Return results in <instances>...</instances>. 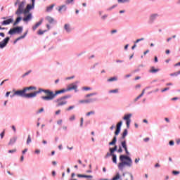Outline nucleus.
<instances>
[{"label":"nucleus","mask_w":180,"mask_h":180,"mask_svg":"<svg viewBox=\"0 0 180 180\" xmlns=\"http://www.w3.org/2000/svg\"><path fill=\"white\" fill-rule=\"evenodd\" d=\"M117 81V77L115 76L107 79V82H115Z\"/></svg>","instance_id":"nucleus-28"},{"label":"nucleus","mask_w":180,"mask_h":180,"mask_svg":"<svg viewBox=\"0 0 180 180\" xmlns=\"http://www.w3.org/2000/svg\"><path fill=\"white\" fill-rule=\"evenodd\" d=\"M43 49H44V51H46V53H47L49 51H51L54 50V46H44Z\"/></svg>","instance_id":"nucleus-17"},{"label":"nucleus","mask_w":180,"mask_h":180,"mask_svg":"<svg viewBox=\"0 0 180 180\" xmlns=\"http://www.w3.org/2000/svg\"><path fill=\"white\" fill-rule=\"evenodd\" d=\"M53 8H54V4H52L47 7L46 12H51V11H53Z\"/></svg>","instance_id":"nucleus-36"},{"label":"nucleus","mask_w":180,"mask_h":180,"mask_svg":"<svg viewBox=\"0 0 180 180\" xmlns=\"http://www.w3.org/2000/svg\"><path fill=\"white\" fill-rule=\"evenodd\" d=\"M62 98H63L65 101H66V99H68V98H71V95L63 96H62Z\"/></svg>","instance_id":"nucleus-54"},{"label":"nucleus","mask_w":180,"mask_h":180,"mask_svg":"<svg viewBox=\"0 0 180 180\" xmlns=\"http://www.w3.org/2000/svg\"><path fill=\"white\" fill-rule=\"evenodd\" d=\"M120 162L117 165L120 171H123L126 167L130 168L133 165V160L129 155H120Z\"/></svg>","instance_id":"nucleus-1"},{"label":"nucleus","mask_w":180,"mask_h":180,"mask_svg":"<svg viewBox=\"0 0 180 180\" xmlns=\"http://www.w3.org/2000/svg\"><path fill=\"white\" fill-rule=\"evenodd\" d=\"M131 116H133V114L129 113L126 114L123 117V120H125L126 125L127 129H130V123H131Z\"/></svg>","instance_id":"nucleus-6"},{"label":"nucleus","mask_w":180,"mask_h":180,"mask_svg":"<svg viewBox=\"0 0 180 180\" xmlns=\"http://www.w3.org/2000/svg\"><path fill=\"white\" fill-rule=\"evenodd\" d=\"M44 112V108H41V109H39L38 111H37V115H39V113H41Z\"/></svg>","instance_id":"nucleus-55"},{"label":"nucleus","mask_w":180,"mask_h":180,"mask_svg":"<svg viewBox=\"0 0 180 180\" xmlns=\"http://www.w3.org/2000/svg\"><path fill=\"white\" fill-rule=\"evenodd\" d=\"M57 124H58L59 126H61V124H63V120H59L57 121Z\"/></svg>","instance_id":"nucleus-59"},{"label":"nucleus","mask_w":180,"mask_h":180,"mask_svg":"<svg viewBox=\"0 0 180 180\" xmlns=\"http://www.w3.org/2000/svg\"><path fill=\"white\" fill-rule=\"evenodd\" d=\"M172 174H173V175H179L180 172L179 171H176V170H173L172 172Z\"/></svg>","instance_id":"nucleus-50"},{"label":"nucleus","mask_w":180,"mask_h":180,"mask_svg":"<svg viewBox=\"0 0 180 180\" xmlns=\"http://www.w3.org/2000/svg\"><path fill=\"white\" fill-rule=\"evenodd\" d=\"M69 120L70 122H74V120H75V115H72L70 117Z\"/></svg>","instance_id":"nucleus-52"},{"label":"nucleus","mask_w":180,"mask_h":180,"mask_svg":"<svg viewBox=\"0 0 180 180\" xmlns=\"http://www.w3.org/2000/svg\"><path fill=\"white\" fill-rule=\"evenodd\" d=\"M144 94H146V89H144L142 91L141 94L139 96H138L134 100V102H137V101H139V99H140V98H142V96L144 95Z\"/></svg>","instance_id":"nucleus-24"},{"label":"nucleus","mask_w":180,"mask_h":180,"mask_svg":"<svg viewBox=\"0 0 180 180\" xmlns=\"http://www.w3.org/2000/svg\"><path fill=\"white\" fill-rule=\"evenodd\" d=\"M34 8V4L32 3V4H28L26 8L24 10V12H25V13H29V12H30V10Z\"/></svg>","instance_id":"nucleus-15"},{"label":"nucleus","mask_w":180,"mask_h":180,"mask_svg":"<svg viewBox=\"0 0 180 180\" xmlns=\"http://www.w3.org/2000/svg\"><path fill=\"white\" fill-rule=\"evenodd\" d=\"M167 91H169V87H166L161 90V92H167Z\"/></svg>","instance_id":"nucleus-58"},{"label":"nucleus","mask_w":180,"mask_h":180,"mask_svg":"<svg viewBox=\"0 0 180 180\" xmlns=\"http://www.w3.org/2000/svg\"><path fill=\"white\" fill-rule=\"evenodd\" d=\"M15 96H20L21 98H27V99L30 98V93L27 94L25 88L22 90H17L15 91Z\"/></svg>","instance_id":"nucleus-4"},{"label":"nucleus","mask_w":180,"mask_h":180,"mask_svg":"<svg viewBox=\"0 0 180 180\" xmlns=\"http://www.w3.org/2000/svg\"><path fill=\"white\" fill-rule=\"evenodd\" d=\"M79 103H86V100H80Z\"/></svg>","instance_id":"nucleus-64"},{"label":"nucleus","mask_w":180,"mask_h":180,"mask_svg":"<svg viewBox=\"0 0 180 180\" xmlns=\"http://www.w3.org/2000/svg\"><path fill=\"white\" fill-rule=\"evenodd\" d=\"M63 29L66 33H71L72 32V27L70 23H65L63 26Z\"/></svg>","instance_id":"nucleus-12"},{"label":"nucleus","mask_w":180,"mask_h":180,"mask_svg":"<svg viewBox=\"0 0 180 180\" xmlns=\"http://www.w3.org/2000/svg\"><path fill=\"white\" fill-rule=\"evenodd\" d=\"M77 178H89L90 179H92L94 176L92 175H85V174H77Z\"/></svg>","instance_id":"nucleus-19"},{"label":"nucleus","mask_w":180,"mask_h":180,"mask_svg":"<svg viewBox=\"0 0 180 180\" xmlns=\"http://www.w3.org/2000/svg\"><path fill=\"white\" fill-rule=\"evenodd\" d=\"M96 95H98V92H93V93H90L89 94H86L85 96V98H91V96H96Z\"/></svg>","instance_id":"nucleus-30"},{"label":"nucleus","mask_w":180,"mask_h":180,"mask_svg":"<svg viewBox=\"0 0 180 180\" xmlns=\"http://www.w3.org/2000/svg\"><path fill=\"white\" fill-rule=\"evenodd\" d=\"M61 113V110H58L57 111L55 112V115H58Z\"/></svg>","instance_id":"nucleus-63"},{"label":"nucleus","mask_w":180,"mask_h":180,"mask_svg":"<svg viewBox=\"0 0 180 180\" xmlns=\"http://www.w3.org/2000/svg\"><path fill=\"white\" fill-rule=\"evenodd\" d=\"M75 105H70V106H69L67 109H66V110L68 111V112H70V110H72V109H75Z\"/></svg>","instance_id":"nucleus-47"},{"label":"nucleus","mask_w":180,"mask_h":180,"mask_svg":"<svg viewBox=\"0 0 180 180\" xmlns=\"http://www.w3.org/2000/svg\"><path fill=\"white\" fill-rule=\"evenodd\" d=\"M117 5H113L112 6L108 8V11H112V9H115L116 8Z\"/></svg>","instance_id":"nucleus-61"},{"label":"nucleus","mask_w":180,"mask_h":180,"mask_svg":"<svg viewBox=\"0 0 180 180\" xmlns=\"http://www.w3.org/2000/svg\"><path fill=\"white\" fill-rule=\"evenodd\" d=\"M117 151L119 154H122L123 153V149L122 148V146H119V149H117Z\"/></svg>","instance_id":"nucleus-49"},{"label":"nucleus","mask_w":180,"mask_h":180,"mask_svg":"<svg viewBox=\"0 0 180 180\" xmlns=\"http://www.w3.org/2000/svg\"><path fill=\"white\" fill-rule=\"evenodd\" d=\"M111 180H123L122 179V175H120V173L119 172H117L115 173V175L112 177Z\"/></svg>","instance_id":"nucleus-16"},{"label":"nucleus","mask_w":180,"mask_h":180,"mask_svg":"<svg viewBox=\"0 0 180 180\" xmlns=\"http://www.w3.org/2000/svg\"><path fill=\"white\" fill-rule=\"evenodd\" d=\"M42 23H43V19H41L38 22L35 24V25L32 27V30H36V29H37V27H39V26H40V25H41Z\"/></svg>","instance_id":"nucleus-21"},{"label":"nucleus","mask_w":180,"mask_h":180,"mask_svg":"<svg viewBox=\"0 0 180 180\" xmlns=\"http://www.w3.org/2000/svg\"><path fill=\"white\" fill-rule=\"evenodd\" d=\"M91 115H95V111L94 110H91V111H89V112L86 113V116H87V117H89Z\"/></svg>","instance_id":"nucleus-44"},{"label":"nucleus","mask_w":180,"mask_h":180,"mask_svg":"<svg viewBox=\"0 0 180 180\" xmlns=\"http://www.w3.org/2000/svg\"><path fill=\"white\" fill-rule=\"evenodd\" d=\"M180 74V70L174 73L170 74V77H178Z\"/></svg>","instance_id":"nucleus-38"},{"label":"nucleus","mask_w":180,"mask_h":180,"mask_svg":"<svg viewBox=\"0 0 180 180\" xmlns=\"http://www.w3.org/2000/svg\"><path fill=\"white\" fill-rule=\"evenodd\" d=\"M110 153L115 154V151H117V146H115L113 148H109Z\"/></svg>","instance_id":"nucleus-27"},{"label":"nucleus","mask_w":180,"mask_h":180,"mask_svg":"<svg viewBox=\"0 0 180 180\" xmlns=\"http://www.w3.org/2000/svg\"><path fill=\"white\" fill-rule=\"evenodd\" d=\"M123 124V121H120L117 125L116 127L118 129H122V125Z\"/></svg>","instance_id":"nucleus-41"},{"label":"nucleus","mask_w":180,"mask_h":180,"mask_svg":"<svg viewBox=\"0 0 180 180\" xmlns=\"http://www.w3.org/2000/svg\"><path fill=\"white\" fill-rule=\"evenodd\" d=\"M30 143H32V138L30 137V135H28L27 139V144H30Z\"/></svg>","instance_id":"nucleus-48"},{"label":"nucleus","mask_w":180,"mask_h":180,"mask_svg":"<svg viewBox=\"0 0 180 180\" xmlns=\"http://www.w3.org/2000/svg\"><path fill=\"white\" fill-rule=\"evenodd\" d=\"M46 19L49 23H53V22H54V18H53L52 17L47 16Z\"/></svg>","instance_id":"nucleus-35"},{"label":"nucleus","mask_w":180,"mask_h":180,"mask_svg":"<svg viewBox=\"0 0 180 180\" xmlns=\"http://www.w3.org/2000/svg\"><path fill=\"white\" fill-rule=\"evenodd\" d=\"M123 141H121V148H124L127 155H130V152L127 149V142L126 140L122 139Z\"/></svg>","instance_id":"nucleus-11"},{"label":"nucleus","mask_w":180,"mask_h":180,"mask_svg":"<svg viewBox=\"0 0 180 180\" xmlns=\"http://www.w3.org/2000/svg\"><path fill=\"white\" fill-rule=\"evenodd\" d=\"M74 90L75 92H78V86L74 83H72L68 86V88L66 89V91L68 92V91H72Z\"/></svg>","instance_id":"nucleus-10"},{"label":"nucleus","mask_w":180,"mask_h":180,"mask_svg":"<svg viewBox=\"0 0 180 180\" xmlns=\"http://www.w3.org/2000/svg\"><path fill=\"white\" fill-rule=\"evenodd\" d=\"M66 5H70V4H74V0H66Z\"/></svg>","instance_id":"nucleus-51"},{"label":"nucleus","mask_w":180,"mask_h":180,"mask_svg":"<svg viewBox=\"0 0 180 180\" xmlns=\"http://www.w3.org/2000/svg\"><path fill=\"white\" fill-rule=\"evenodd\" d=\"M67 91V89H63L61 90L56 91L55 93L53 91L50 90L49 96H41V98L42 101H53V99L56 98L57 95H60L61 94H65Z\"/></svg>","instance_id":"nucleus-2"},{"label":"nucleus","mask_w":180,"mask_h":180,"mask_svg":"<svg viewBox=\"0 0 180 180\" xmlns=\"http://www.w3.org/2000/svg\"><path fill=\"white\" fill-rule=\"evenodd\" d=\"M112 155L113 154L112 153L108 152L104 157L105 160H107V158H108L109 157H112Z\"/></svg>","instance_id":"nucleus-39"},{"label":"nucleus","mask_w":180,"mask_h":180,"mask_svg":"<svg viewBox=\"0 0 180 180\" xmlns=\"http://www.w3.org/2000/svg\"><path fill=\"white\" fill-rule=\"evenodd\" d=\"M129 131H127V129H124L122 134V137H121V140H124V139H126V136H127Z\"/></svg>","instance_id":"nucleus-26"},{"label":"nucleus","mask_w":180,"mask_h":180,"mask_svg":"<svg viewBox=\"0 0 180 180\" xmlns=\"http://www.w3.org/2000/svg\"><path fill=\"white\" fill-rule=\"evenodd\" d=\"M31 72H32V70L27 71V72H25L22 75V78H25V77H27V75H29Z\"/></svg>","instance_id":"nucleus-45"},{"label":"nucleus","mask_w":180,"mask_h":180,"mask_svg":"<svg viewBox=\"0 0 180 180\" xmlns=\"http://www.w3.org/2000/svg\"><path fill=\"white\" fill-rule=\"evenodd\" d=\"M61 11L65 12L67 11V6L65 5L60 6L58 8V12H61Z\"/></svg>","instance_id":"nucleus-31"},{"label":"nucleus","mask_w":180,"mask_h":180,"mask_svg":"<svg viewBox=\"0 0 180 180\" xmlns=\"http://www.w3.org/2000/svg\"><path fill=\"white\" fill-rule=\"evenodd\" d=\"M86 103H94V102H96V98H89L86 99Z\"/></svg>","instance_id":"nucleus-33"},{"label":"nucleus","mask_w":180,"mask_h":180,"mask_svg":"<svg viewBox=\"0 0 180 180\" xmlns=\"http://www.w3.org/2000/svg\"><path fill=\"white\" fill-rule=\"evenodd\" d=\"M108 93H110V94H118L119 93V89H113V90H110L108 91Z\"/></svg>","instance_id":"nucleus-37"},{"label":"nucleus","mask_w":180,"mask_h":180,"mask_svg":"<svg viewBox=\"0 0 180 180\" xmlns=\"http://www.w3.org/2000/svg\"><path fill=\"white\" fill-rule=\"evenodd\" d=\"M24 89L25 90V92H27V91H36V89H37V87L34 86H30L29 87H25Z\"/></svg>","instance_id":"nucleus-20"},{"label":"nucleus","mask_w":180,"mask_h":180,"mask_svg":"<svg viewBox=\"0 0 180 180\" xmlns=\"http://www.w3.org/2000/svg\"><path fill=\"white\" fill-rule=\"evenodd\" d=\"M22 13L24 14V18H22L23 22H29L32 20V18H33L32 13H25V11H23Z\"/></svg>","instance_id":"nucleus-9"},{"label":"nucleus","mask_w":180,"mask_h":180,"mask_svg":"<svg viewBox=\"0 0 180 180\" xmlns=\"http://www.w3.org/2000/svg\"><path fill=\"white\" fill-rule=\"evenodd\" d=\"M10 38L6 37L4 39L1 43H0V46H6L8 44V41H9Z\"/></svg>","instance_id":"nucleus-25"},{"label":"nucleus","mask_w":180,"mask_h":180,"mask_svg":"<svg viewBox=\"0 0 180 180\" xmlns=\"http://www.w3.org/2000/svg\"><path fill=\"white\" fill-rule=\"evenodd\" d=\"M118 4H126L130 2V0H117Z\"/></svg>","instance_id":"nucleus-42"},{"label":"nucleus","mask_w":180,"mask_h":180,"mask_svg":"<svg viewBox=\"0 0 180 180\" xmlns=\"http://www.w3.org/2000/svg\"><path fill=\"white\" fill-rule=\"evenodd\" d=\"M92 88L88 87V86H84L82 87V91H91Z\"/></svg>","instance_id":"nucleus-46"},{"label":"nucleus","mask_w":180,"mask_h":180,"mask_svg":"<svg viewBox=\"0 0 180 180\" xmlns=\"http://www.w3.org/2000/svg\"><path fill=\"white\" fill-rule=\"evenodd\" d=\"M117 141V137L116 136H113L112 140L111 142H109V146H115L116 143Z\"/></svg>","instance_id":"nucleus-22"},{"label":"nucleus","mask_w":180,"mask_h":180,"mask_svg":"<svg viewBox=\"0 0 180 180\" xmlns=\"http://www.w3.org/2000/svg\"><path fill=\"white\" fill-rule=\"evenodd\" d=\"M44 33H46V30L43 31V30H39L38 31V34H39L40 36H41V34H44Z\"/></svg>","instance_id":"nucleus-53"},{"label":"nucleus","mask_w":180,"mask_h":180,"mask_svg":"<svg viewBox=\"0 0 180 180\" xmlns=\"http://www.w3.org/2000/svg\"><path fill=\"white\" fill-rule=\"evenodd\" d=\"M5 136V129L0 134L1 139H4Z\"/></svg>","instance_id":"nucleus-56"},{"label":"nucleus","mask_w":180,"mask_h":180,"mask_svg":"<svg viewBox=\"0 0 180 180\" xmlns=\"http://www.w3.org/2000/svg\"><path fill=\"white\" fill-rule=\"evenodd\" d=\"M54 103H56L57 107H60V106H64L65 105H67L68 102L67 101V100H65L62 97H60L54 100Z\"/></svg>","instance_id":"nucleus-7"},{"label":"nucleus","mask_w":180,"mask_h":180,"mask_svg":"<svg viewBox=\"0 0 180 180\" xmlns=\"http://www.w3.org/2000/svg\"><path fill=\"white\" fill-rule=\"evenodd\" d=\"M11 23H13V18H9L1 22L2 26H8V25H11Z\"/></svg>","instance_id":"nucleus-14"},{"label":"nucleus","mask_w":180,"mask_h":180,"mask_svg":"<svg viewBox=\"0 0 180 180\" xmlns=\"http://www.w3.org/2000/svg\"><path fill=\"white\" fill-rule=\"evenodd\" d=\"M160 15L158 13H153L149 16V22L150 23H154L155 22V20L157 18H158Z\"/></svg>","instance_id":"nucleus-13"},{"label":"nucleus","mask_w":180,"mask_h":180,"mask_svg":"<svg viewBox=\"0 0 180 180\" xmlns=\"http://www.w3.org/2000/svg\"><path fill=\"white\" fill-rule=\"evenodd\" d=\"M120 130H121V128H117L116 127V130L115 131V136H119L120 133Z\"/></svg>","instance_id":"nucleus-40"},{"label":"nucleus","mask_w":180,"mask_h":180,"mask_svg":"<svg viewBox=\"0 0 180 180\" xmlns=\"http://www.w3.org/2000/svg\"><path fill=\"white\" fill-rule=\"evenodd\" d=\"M16 140H18V138L16 136H13L8 142V146H13V144L16 143Z\"/></svg>","instance_id":"nucleus-18"},{"label":"nucleus","mask_w":180,"mask_h":180,"mask_svg":"<svg viewBox=\"0 0 180 180\" xmlns=\"http://www.w3.org/2000/svg\"><path fill=\"white\" fill-rule=\"evenodd\" d=\"M158 71H160V69H155L154 66H152L149 70V72H150V74H156V72H158Z\"/></svg>","instance_id":"nucleus-23"},{"label":"nucleus","mask_w":180,"mask_h":180,"mask_svg":"<svg viewBox=\"0 0 180 180\" xmlns=\"http://www.w3.org/2000/svg\"><path fill=\"white\" fill-rule=\"evenodd\" d=\"M20 20H22V17L18 15V17L15 20V22L13 23V26H16V25H18L20 22Z\"/></svg>","instance_id":"nucleus-32"},{"label":"nucleus","mask_w":180,"mask_h":180,"mask_svg":"<svg viewBox=\"0 0 180 180\" xmlns=\"http://www.w3.org/2000/svg\"><path fill=\"white\" fill-rule=\"evenodd\" d=\"M26 4V1H22L21 3L18 5V8L15 12V14H17L18 16H20L23 12H25V10L23 8H25V5Z\"/></svg>","instance_id":"nucleus-5"},{"label":"nucleus","mask_w":180,"mask_h":180,"mask_svg":"<svg viewBox=\"0 0 180 180\" xmlns=\"http://www.w3.org/2000/svg\"><path fill=\"white\" fill-rule=\"evenodd\" d=\"M23 32V27H16L11 29L8 31V34H15V33H22Z\"/></svg>","instance_id":"nucleus-8"},{"label":"nucleus","mask_w":180,"mask_h":180,"mask_svg":"<svg viewBox=\"0 0 180 180\" xmlns=\"http://www.w3.org/2000/svg\"><path fill=\"white\" fill-rule=\"evenodd\" d=\"M82 126H84V118L82 117L80 119V127H82Z\"/></svg>","instance_id":"nucleus-57"},{"label":"nucleus","mask_w":180,"mask_h":180,"mask_svg":"<svg viewBox=\"0 0 180 180\" xmlns=\"http://www.w3.org/2000/svg\"><path fill=\"white\" fill-rule=\"evenodd\" d=\"M112 160L114 164H117V155L116 154H113L112 155Z\"/></svg>","instance_id":"nucleus-29"},{"label":"nucleus","mask_w":180,"mask_h":180,"mask_svg":"<svg viewBox=\"0 0 180 180\" xmlns=\"http://www.w3.org/2000/svg\"><path fill=\"white\" fill-rule=\"evenodd\" d=\"M169 146H174L175 145V142L173 140H172V141H169Z\"/></svg>","instance_id":"nucleus-60"},{"label":"nucleus","mask_w":180,"mask_h":180,"mask_svg":"<svg viewBox=\"0 0 180 180\" xmlns=\"http://www.w3.org/2000/svg\"><path fill=\"white\" fill-rule=\"evenodd\" d=\"M27 32H25V33L24 34V35H22V36H21V37L17 38V39H16L15 41H14V44L16 43V41H19V40H20V39H25V37H26V35H27Z\"/></svg>","instance_id":"nucleus-34"},{"label":"nucleus","mask_w":180,"mask_h":180,"mask_svg":"<svg viewBox=\"0 0 180 180\" xmlns=\"http://www.w3.org/2000/svg\"><path fill=\"white\" fill-rule=\"evenodd\" d=\"M41 92H44L46 96H50V89H44L39 88L38 91H34L32 93H30V98H36L37 96V94H41Z\"/></svg>","instance_id":"nucleus-3"},{"label":"nucleus","mask_w":180,"mask_h":180,"mask_svg":"<svg viewBox=\"0 0 180 180\" xmlns=\"http://www.w3.org/2000/svg\"><path fill=\"white\" fill-rule=\"evenodd\" d=\"M124 60H119V59L115 60V63H117V64H120V63H124Z\"/></svg>","instance_id":"nucleus-62"},{"label":"nucleus","mask_w":180,"mask_h":180,"mask_svg":"<svg viewBox=\"0 0 180 180\" xmlns=\"http://www.w3.org/2000/svg\"><path fill=\"white\" fill-rule=\"evenodd\" d=\"M143 40H145L144 38H140L139 39H136L135 41H134V46H136V44H137V43H140V41H143Z\"/></svg>","instance_id":"nucleus-43"}]
</instances>
